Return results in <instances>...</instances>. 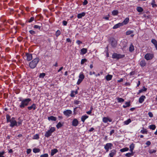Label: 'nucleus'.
<instances>
[{"label": "nucleus", "mask_w": 157, "mask_h": 157, "mask_svg": "<svg viewBox=\"0 0 157 157\" xmlns=\"http://www.w3.org/2000/svg\"><path fill=\"white\" fill-rule=\"evenodd\" d=\"M20 101H21V102L19 105V107L23 109L28 105L29 102L31 101V99L29 98H25L20 100Z\"/></svg>", "instance_id": "f257e3e1"}, {"label": "nucleus", "mask_w": 157, "mask_h": 157, "mask_svg": "<svg viewBox=\"0 0 157 157\" xmlns=\"http://www.w3.org/2000/svg\"><path fill=\"white\" fill-rule=\"evenodd\" d=\"M39 61L40 59L39 58L37 57L34 59L29 63V67L32 69L35 68Z\"/></svg>", "instance_id": "f03ea898"}, {"label": "nucleus", "mask_w": 157, "mask_h": 157, "mask_svg": "<svg viewBox=\"0 0 157 157\" xmlns=\"http://www.w3.org/2000/svg\"><path fill=\"white\" fill-rule=\"evenodd\" d=\"M55 131V128L54 127H51L49 130L46 132L44 136L48 138L50 136L52 133Z\"/></svg>", "instance_id": "7ed1b4c3"}, {"label": "nucleus", "mask_w": 157, "mask_h": 157, "mask_svg": "<svg viewBox=\"0 0 157 157\" xmlns=\"http://www.w3.org/2000/svg\"><path fill=\"white\" fill-rule=\"evenodd\" d=\"M125 56L124 55L119 54L116 53H114L112 55V58L114 59H118L124 58Z\"/></svg>", "instance_id": "20e7f679"}, {"label": "nucleus", "mask_w": 157, "mask_h": 157, "mask_svg": "<svg viewBox=\"0 0 157 157\" xmlns=\"http://www.w3.org/2000/svg\"><path fill=\"white\" fill-rule=\"evenodd\" d=\"M9 122L10 123V126L11 127L13 128L14 126H18V125L17 124V122L14 117H12Z\"/></svg>", "instance_id": "39448f33"}, {"label": "nucleus", "mask_w": 157, "mask_h": 157, "mask_svg": "<svg viewBox=\"0 0 157 157\" xmlns=\"http://www.w3.org/2000/svg\"><path fill=\"white\" fill-rule=\"evenodd\" d=\"M154 57L153 53H147L144 56V58L147 60L152 59Z\"/></svg>", "instance_id": "423d86ee"}, {"label": "nucleus", "mask_w": 157, "mask_h": 157, "mask_svg": "<svg viewBox=\"0 0 157 157\" xmlns=\"http://www.w3.org/2000/svg\"><path fill=\"white\" fill-rule=\"evenodd\" d=\"M112 146L113 144L111 143H108L106 144L104 146V148L106 150V152H108L109 149H111Z\"/></svg>", "instance_id": "0eeeda50"}, {"label": "nucleus", "mask_w": 157, "mask_h": 157, "mask_svg": "<svg viewBox=\"0 0 157 157\" xmlns=\"http://www.w3.org/2000/svg\"><path fill=\"white\" fill-rule=\"evenodd\" d=\"M24 57H26V60L28 61L31 60L33 59L32 54L29 53H26Z\"/></svg>", "instance_id": "6e6552de"}, {"label": "nucleus", "mask_w": 157, "mask_h": 157, "mask_svg": "<svg viewBox=\"0 0 157 157\" xmlns=\"http://www.w3.org/2000/svg\"><path fill=\"white\" fill-rule=\"evenodd\" d=\"M63 113L64 115L69 117L72 113V111L70 110H67L64 111Z\"/></svg>", "instance_id": "1a4fd4ad"}, {"label": "nucleus", "mask_w": 157, "mask_h": 157, "mask_svg": "<svg viewBox=\"0 0 157 157\" xmlns=\"http://www.w3.org/2000/svg\"><path fill=\"white\" fill-rule=\"evenodd\" d=\"M102 121L104 123H107L108 121L111 122L112 119L109 117H104L102 119Z\"/></svg>", "instance_id": "9d476101"}, {"label": "nucleus", "mask_w": 157, "mask_h": 157, "mask_svg": "<svg viewBox=\"0 0 157 157\" xmlns=\"http://www.w3.org/2000/svg\"><path fill=\"white\" fill-rule=\"evenodd\" d=\"M79 123L78 121L76 118L74 119L72 121V125L74 126H77Z\"/></svg>", "instance_id": "9b49d317"}, {"label": "nucleus", "mask_w": 157, "mask_h": 157, "mask_svg": "<svg viewBox=\"0 0 157 157\" xmlns=\"http://www.w3.org/2000/svg\"><path fill=\"white\" fill-rule=\"evenodd\" d=\"M116 154V151L115 149H113L111 151L109 154V156L110 157H113Z\"/></svg>", "instance_id": "f8f14e48"}, {"label": "nucleus", "mask_w": 157, "mask_h": 157, "mask_svg": "<svg viewBox=\"0 0 157 157\" xmlns=\"http://www.w3.org/2000/svg\"><path fill=\"white\" fill-rule=\"evenodd\" d=\"M27 108L29 110H31L32 109L33 110H35L36 108V105L35 104L33 103L31 106L28 107Z\"/></svg>", "instance_id": "ddd939ff"}, {"label": "nucleus", "mask_w": 157, "mask_h": 157, "mask_svg": "<svg viewBox=\"0 0 157 157\" xmlns=\"http://www.w3.org/2000/svg\"><path fill=\"white\" fill-rule=\"evenodd\" d=\"M146 98V97L144 95L141 96L139 98V101L140 103H142Z\"/></svg>", "instance_id": "4468645a"}, {"label": "nucleus", "mask_w": 157, "mask_h": 157, "mask_svg": "<svg viewBox=\"0 0 157 157\" xmlns=\"http://www.w3.org/2000/svg\"><path fill=\"white\" fill-rule=\"evenodd\" d=\"M117 42L115 39H113L111 41V44L113 47H116L117 45Z\"/></svg>", "instance_id": "2eb2a0df"}, {"label": "nucleus", "mask_w": 157, "mask_h": 157, "mask_svg": "<svg viewBox=\"0 0 157 157\" xmlns=\"http://www.w3.org/2000/svg\"><path fill=\"white\" fill-rule=\"evenodd\" d=\"M123 26V25L122 23H119L115 25L113 27V29H117L120 27L122 26Z\"/></svg>", "instance_id": "dca6fc26"}, {"label": "nucleus", "mask_w": 157, "mask_h": 157, "mask_svg": "<svg viewBox=\"0 0 157 157\" xmlns=\"http://www.w3.org/2000/svg\"><path fill=\"white\" fill-rule=\"evenodd\" d=\"M87 52V50L86 48H82L81 50L80 54L83 55L86 54Z\"/></svg>", "instance_id": "f3484780"}, {"label": "nucleus", "mask_w": 157, "mask_h": 157, "mask_svg": "<svg viewBox=\"0 0 157 157\" xmlns=\"http://www.w3.org/2000/svg\"><path fill=\"white\" fill-rule=\"evenodd\" d=\"M140 64L141 67H144L145 66L146 63L144 59L141 60L140 62Z\"/></svg>", "instance_id": "a211bd4d"}, {"label": "nucleus", "mask_w": 157, "mask_h": 157, "mask_svg": "<svg viewBox=\"0 0 157 157\" xmlns=\"http://www.w3.org/2000/svg\"><path fill=\"white\" fill-rule=\"evenodd\" d=\"M88 116L86 115H83L81 117V120L83 122V123H84L85 120L88 118Z\"/></svg>", "instance_id": "6ab92c4d"}, {"label": "nucleus", "mask_w": 157, "mask_h": 157, "mask_svg": "<svg viewBox=\"0 0 157 157\" xmlns=\"http://www.w3.org/2000/svg\"><path fill=\"white\" fill-rule=\"evenodd\" d=\"M129 18H128V17L126 18L123 21L122 23H122V24L123 25V26L124 25H126L127 24L129 21Z\"/></svg>", "instance_id": "aec40b11"}, {"label": "nucleus", "mask_w": 157, "mask_h": 157, "mask_svg": "<svg viewBox=\"0 0 157 157\" xmlns=\"http://www.w3.org/2000/svg\"><path fill=\"white\" fill-rule=\"evenodd\" d=\"M58 151V150L56 149H52L51 150V155L52 156H53Z\"/></svg>", "instance_id": "412c9836"}, {"label": "nucleus", "mask_w": 157, "mask_h": 157, "mask_svg": "<svg viewBox=\"0 0 157 157\" xmlns=\"http://www.w3.org/2000/svg\"><path fill=\"white\" fill-rule=\"evenodd\" d=\"M48 120L50 121L51 120L52 121H56L57 120L56 117L53 116H51L48 117Z\"/></svg>", "instance_id": "4be33fe9"}, {"label": "nucleus", "mask_w": 157, "mask_h": 157, "mask_svg": "<svg viewBox=\"0 0 157 157\" xmlns=\"http://www.w3.org/2000/svg\"><path fill=\"white\" fill-rule=\"evenodd\" d=\"M77 94L78 91L77 90L75 91L72 90L71 91L70 95L71 97H74L75 95Z\"/></svg>", "instance_id": "5701e85b"}, {"label": "nucleus", "mask_w": 157, "mask_h": 157, "mask_svg": "<svg viewBox=\"0 0 157 157\" xmlns=\"http://www.w3.org/2000/svg\"><path fill=\"white\" fill-rule=\"evenodd\" d=\"M86 14L85 12H82V13H79L77 15V17L79 19L81 18L82 17L84 16Z\"/></svg>", "instance_id": "b1692460"}, {"label": "nucleus", "mask_w": 157, "mask_h": 157, "mask_svg": "<svg viewBox=\"0 0 157 157\" xmlns=\"http://www.w3.org/2000/svg\"><path fill=\"white\" fill-rule=\"evenodd\" d=\"M135 147L134 144L133 143L131 144L129 146L130 151L131 152H133V150Z\"/></svg>", "instance_id": "393cba45"}, {"label": "nucleus", "mask_w": 157, "mask_h": 157, "mask_svg": "<svg viewBox=\"0 0 157 157\" xmlns=\"http://www.w3.org/2000/svg\"><path fill=\"white\" fill-rule=\"evenodd\" d=\"M113 76L110 75H108L105 77V79L107 81L111 80Z\"/></svg>", "instance_id": "a878e982"}, {"label": "nucleus", "mask_w": 157, "mask_h": 157, "mask_svg": "<svg viewBox=\"0 0 157 157\" xmlns=\"http://www.w3.org/2000/svg\"><path fill=\"white\" fill-rule=\"evenodd\" d=\"M134 50V46L132 44H131L129 48V51L131 52H132Z\"/></svg>", "instance_id": "bb28decb"}, {"label": "nucleus", "mask_w": 157, "mask_h": 157, "mask_svg": "<svg viewBox=\"0 0 157 157\" xmlns=\"http://www.w3.org/2000/svg\"><path fill=\"white\" fill-rule=\"evenodd\" d=\"M132 121L130 119H128V120L125 121L124 122V125H128Z\"/></svg>", "instance_id": "cd10ccee"}, {"label": "nucleus", "mask_w": 157, "mask_h": 157, "mask_svg": "<svg viewBox=\"0 0 157 157\" xmlns=\"http://www.w3.org/2000/svg\"><path fill=\"white\" fill-rule=\"evenodd\" d=\"M85 76L82 72H81L79 76V78L83 80Z\"/></svg>", "instance_id": "c85d7f7f"}, {"label": "nucleus", "mask_w": 157, "mask_h": 157, "mask_svg": "<svg viewBox=\"0 0 157 157\" xmlns=\"http://www.w3.org/2000/svg\"><path fill=\"white\" fill-rule=\"evenodd\" d=\"M147 90V88H145V86H143V89L140 90L139 91V92L137 93V94H139L141 93V92H142L143 91H146Z\"/></svg>", "instance_id": "c756f323"}, {"label": "nucleus", "mask_w": 157, "mask_h": 157, "mask_svg": "<svg viewBox=\"0 0 157 157\" xmlns=\"http://www.w3.org/2000/svg\"><path fill=\"white\" fill-rule=\"evenodd\" d=\"M134 155V153L133 152H131V153H127L125 154V155L127 157H130L133 156Z\"/></svg>", "instance_id": "7c9ffc66"}, {"label": "nucleus", "mask_w": 157, "mask_h": 157, "mask_svg": "<svg viewBox=\"0 0 157 157\" xmlns=\"http://www.w3.org/2000/svg\"><path fill=\"white\" fill-rule=\"evenodd\" d=\"M129 148L128 147H126L125 148H123L120 149V151L122 152H123L125 151H128Z\"/></svg>", "instance_id": "2f4dec72"}, {"label": "nucleus", "mask_w": 157, "mask_h": 157, "mask_svg": "<svg viewBox=\"0 0 157 157\" xmlns=\"http://www.w3.org/2000/svg\"><path fill=\"white\" fill-rule=\"evenodd\" d=\"M130 105V104L129 102H126L125 105H123V107L124 108H126L127 107H129Z\"/></svg>", "instance_id": "473e14b6"}, {"label": "nucleus", "mask_w": 157, "mask_h": 157, "mask_svg": "<svg viewBox=\"0 0 157 157\" xmlns=\"http://www.w3.org/2000/svg\"><path fill=\"white\" fill-rule=\"evenodd\" d=\"M140 132L143 134H147V131L146 129H144L143 128V129L141 130Z\"/></svg>", "instance_id": "72a5a7b5"}, {"label": "nucleus", "mask_w": 157, "mask_h": 157, "mask_svg": "<svg viewBox=\"0 0 157 157\" xmlns=\"http://www.w3.org/2000/svg\"><path fill=\"white\" fill-rule=\"evenodd\" d=\"M40 151V150L39 148H34L33 149V151L35 153H38Z\"/></svg>", "instance_id": "f704fd0d"}, {"label": "nucleus", "mask_w": 157, "mask_h": 157, "mask_svg": "<svg viewBox=\"0 0 157 157\" xmlns=\"http://www.w3.org/2000/svg\"><path fill=\"white\" fill-rule=\"evenodd\" d=\"M136 10L139 12H142L143 11V9L141 7H138Z\"/></svg>", "instance_id": "c9c22d12"}, {"label": "nucleus", "mask_w": 157, "mask_h": 157, "mask_svg": "<svg viewBox=\"0 0 157 157\" xmlns=\"http://www.w3.org/2000/svg\"><path fill=\"white\" fill-rule=\"evenodd\" d=\"M149 128L152 130H155L156 128V126L154 124H152L149 126Z\"/></svg>", "instance_id": "e433bc0d"}, {"label": "nucleus", "mask_w": 157, "mask_h": 157, "mask_svg": "<svg viewBox=\"0 0 157 157\" xmlns=\"http://www.w3.org/2000/svg\"><path fill=\"white\" fill-rule=\"evenodd\" d=\"M118 12L117 10H114L112 12V14L113 15L115 16L118 14Z\"/></svg>", "instance_id": "4c0bfd02"}, {"label": "nucleus", "mask_w": 157, "mask_h": 157, "mask_svg": "<svg viewBox=\"0 0 157 157\" xmlns=\"http://www.w3.org/2000/svg\"><path fill=\"white\" fill-rule=\"evenodd\" d=\"M6 121L7 123L9 122L11 120L10 116L9 115L6 116Z\"/></svg>", "instance_id": "58836bf2"}, {"label": "nucleus", "mask_w": 157, "mask_h": 157, "mask_svg": "<svg viewBox=\"0 0 157 157\" xmlns=\"http://www.w3.org/2000/svg\"><path fill=\"white\" fill-rule=\"evenodd\" d=\"M155 0H152V3H151V5H152L153 7L157 6V5L156 4H155Z\"/></svg>", "instance_id": "ea45409f"}, {"label": "nucleus", "mask_w": 157, "mask_h": 157, "mask_svg": "<svg viewBox=\"0 0 157 157\" xmlns=\"http://www.w3.org/2000/svg\"><path fill=\"white\" fill-rule=\"evenodd\" d=\"M118 102H122L124 101V100L122 98H118L117 99Z\"/></svg>", "instance_id": "a19ab883"}, {"label": "nucleus", "mask_w": 157, "mask_h": 157, "mask_svg": "<svg viewBox=\"0 0 157 157\" xmlns=\"http://www.w3.org/2000/svg\"><path fill=\"white\" fill-rule=\"evenodd\" d=\"M63 124H62L60 122H59L56 125V127L58 129H59L61 128Z\"/></svg>", "instance_id": "79ce46f5"}, {"label": "nucleus", "mask_w": 157, "mask_h": 157, "mask_svg": "<svg viewBox=\"0 0 157 157\" xmlns=\"http://www.w3.org/2000/svg\"><path fill=\"white\" fill-rule=\"evenodd\" d=\"M87 61V59H82L81 62V64H83L85 63Z\"/></svg>", "instance_id": "37998d69"}, {"label": "nucleus", "mask_w": 157, "mask_h": 157, "mask_svg": "<svg viewBox=\"0 0 157 157\" xmlns=\"http://www.w3.org/2000/svg\"><path fill=\"white\" fill-rule=\"evenodd\" d=\"M61 32L59 30H57L56 33V36L57 37L59 35H60V34H61Z\"/></svg>", "instance_id": "c03bdc74"}, {"label": "nucleus", "mask_w": 157, "mask_h": 157, "mask_svg": "<svg viewBox=\"0 0 157 157\" xmlns=\"http://www.w3.org/2000/svg\"><path fill=\"white\" fill-rule=\"evenodd\" d=\"M39 138V135L38 134H36L33 137V139H38Z\"/></svg>", "instance_id": "a18cd8bd"}, {"label": "nucleus", "mask_w": 157, "mask_h": 157, "mask_svg": "<svg viewBox=\"0 0 157 157\" xmlns=\"http://www.w3.org/2000/svg\"><path fill=\"white\" fill-rule=\"evenodd\" d=\"M151 42L154 44V45H156V44H157V41H156L155 39H152L151 40Z\"/></svg>", "instance_id": "49530a36"}, {"label": "nucleus", "mask_w": 157, "mask_h": 157, "mask_svg": "<svg viewBox=\"0 0 157 157\" xmlns=\"http://www.w3.org/2000/svg\"><path fill=\"white\" fill-rule=\"evenodd\" d=\"M149 152L150 154H152L153 153H155L156 152V151L154 149H151L149 150Z\"/></svg>", "instance_id": "de8ad7c7"}, {"label": "nucleus", "mask_w": 157, "mask_h": 157, "mask_svg": "<svg viewBox=\"0 0 157 157\" xmlns=\"http://www.w3.org/2000/svg\"><path fill=\"white\" fill-rule=\"evenodd\" d=\"M133 33V31H132L131 30H129L128 31H127L126 33V34L127 35H129L131 34L132 33Z\"/></svg>", "instance_id": "09e8293b"}, {"label": "nucleus", "mask_w": 157, "mask_h": 157, "mask_svg": "<svg viewBox=\"0 0 157 157\" xmlns=\"http://www.w3.org/2000/svg\"><path fill=\"white\" fill-rule=\"evenodd\" d=\"M45 75V74L44 73H42L40 74L39 77L40 78H43Z\"/></svg>", "instance_id": "8fccbe9b"}, {"label": "nucleus", "mask_w": 157, "mask_h": 157, "mask_svg": "<svg viewBox=\"0 0 157 157\" xmlns=\"http://www.w3.org/2000/svg\"><path fill=\"white\" fill-rule=\"evenodd\" d=\"M5 153V152L4 151L2 152L0 151V157H5L4 156H3Z\"/></svg>", "instance_id": "3c124183"}, {"label": "nucleus", "mask_w": 157, "mask_h": 157, "mask_svg": "<svg viewBox=\"0 0 157 157\" xmlns=\"http://www.w3.org/2000/svg\"><path fill=\"white\" fill-rule=\"evenodd\" d=\"M82 81L83 80L79 78L77 82V84L78 85L80 84Z\"/></svg>", "instance_id": "603ef678"}, {"label": "nucleus", "mask_w": 157, "mask_h": 157, "mask_svg": "<svg viewBox=\"0 0 157 157\" xmlns=\"http://www.w3.org/2000/svg\"><path fill=\"white\" fill-rule=\"evenodd\" d=\"M48 154L46 153L43 155H41L40 157H48Z\"/></svg>", "instance_id": "864d4df0"}, {"label": "nucleus", "mask_w": 157, "mask_h": 157, "mask_svg": "<svg viewBox=\"0 0 157 157\" xmlns=\"http://www.w3.org/2000/svg\"><path fill=\"white\" fill-rule=\"evenodd\" d=\"M29 33L32 35H34L36 33L33 30H30L29 31Z\"/></svg>", "instance_id": "5fc2aeb1"}, {"label": "nucleus", "mask_w": 157, "mask_h": 157, "mask_svg": "<svg viewBox=\"0 0 157 157\" xmlns=\"http://www.w3.org/2000/svg\"><path fill=\"white\" fill-rule=\"evenodd\" d=\"M34 28L36 29H38L39 30L40 29L41 27L40 26H39V25H35L34 26Z\"/></svg>", "instance_id": "6e6d98bb"}, {"label": "nucleus", "mask_w": 157, "mask_h": 157, "mask_svg": "<svg viewBox=\"0 0 157 157\" xmlns=\"http://www.w3.org/2000/svg\"><path fill=\"white\" fill-rule=\"evenodd\" d=\"M88 2L87 0H84L82 3L83 6H85L88 4Z\"/></svg>", "instance_id": "4d7b16f0"}, {"label": "nucleus", "mask_w": 157, "mask_h": 157, "mask_svg": "<svg viewBox=\"0 0 157 157\" xmlns=\"http://www.w3.org/2000/svg\"><path fill=\"white\" fill-rule=\"evenodd\" d=\"M34 20V17H31L30 19L29 20L28 22H31Z\"/></svg>", "instance_id": "13d9d810"}, {"label": "nucleus", "mask_w": 157, "mask_h": 157, "mask_svg": "<svg viewBox=\"0 0 157 157\" xmlns=\"http://www.w3.org/2000/svg\"><path fill=\"white\" fill-rule=\"evenodd\" d=\"M148 115L149 117H153V114L151 112H149L148 113Z\"/></svg>", "instance_id": "bf43d9fd"}, {"label": "nucleus", "mask_w": 157, "mask_h": 157, "mask_svg": "<svg viewBox=\"0 0 157 157\" xmlns=\"http://www.w3.org/2000/svg\"><path fill=\"white\" fill-rule=\"evenodd\" d=\"M31 149H28L26 151L27 153L28 154L31 153Z\"/></svg>", "instance_id": "052dcab7"}, {"label": "nucleus", "mask_w": 157, "mask_h": 157, "mask_svg": "<svg viewBox=\"0 0 157 157\" xmlns=\"http://www.w3.org/2000/svg\"><path fill=\"white\" fill-rule=\"evenodd\" d=\"M114 132H115V130L114 129L112 130L110 132V133H109L110 135L111 136L113 133H114Z\"/></svg>", "instance_id": "680f3d73"}, {"label": "nucleus", "mask_w": 157, "mask_h": 157, "mask_svg": "<svg viewBox=\"0 0 157 157\" xmlns=\"http://www.w3.org/2000/svg\"><path fill=\"white\" fill-rule=\"evenodd\" d=\"M63 25L66 26L67 24V22L66 21H63Z\"/></svg>", "instance_id": "e2e57ef3"}, {"label": "nucleus", "mask_w": 157, "mask_h": 157, "mask_svg": "<svg viewBox=\"0 0 157 157\" xmlns=\"http://www.w3.org/2000/svg\"><path fill=\"white\" fill-rule=\"evenodd\" d=\"M146 144L147 146H149L151 144V142L150 141H148L146 142Z\"/></svg>", "instance_id": "0e129e2a"}, {"label": "nucleus", "mask_w": 157, "mask_h": 157, "mask_svg": "<svg viewBox=\"0 0 157 157\" xmlns=\"http://www.w3.org/2000/svg\"><path fill=\"white\" fill-rule=\"evenodd\" d=\"M76 43L78 45L80 44H82V42L79 40H77L76 41Z\"/></svg>", "instance_id": "69168bd1"}, {"label": "nucleus", "mask_w": 157, "mask_h": 157, "mask_svg": "<svg viewBox=\"0 0 157 157\" xmlns=\"http://www.w3.org/2000/svg\"><path fill=\"white\" fill-rule=\"evenodd\" d=\"M92 113V109H90L89 111L86 112V113L88 114H90Z\"/></svg>", "instance_id": "338daca9"}, {"label": "nucleus", "mask_w": 157, "mask_h": 157, "mask_svg": "<svg viewBox=\"0 0 157 157\" xmlns=\"http://www.w3.org/2000/svg\"><path fill=\"white\" fill-rule=\"evenodd\" d=\"M66 41L68 42H71V40L69 38L67 39Z\"/></svg>", "instance_id": "774afa93"}]
</instances>
